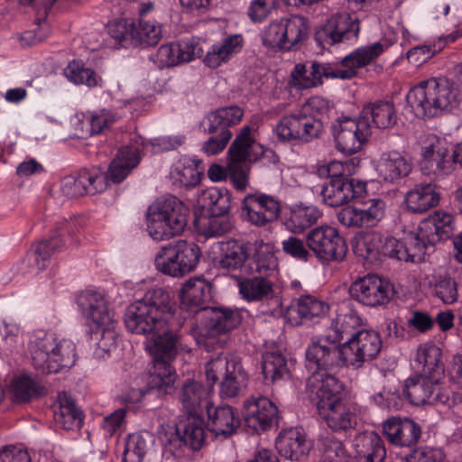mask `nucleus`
Segmentation results:
<instances>
[{"label": "nucleus", "instance_id": "nucleus-1", "mask_svg": "<svg viewBox=\"0 0 462 462\" xmlns=\"http://www.w3.org/2000/svg\"><path fill=\"white\" fill-rule=\"evenodd\" d=\"M180 297L181 309L194 312L199 320L195 328L198 343L208 351L223 348L226 344V335L242 321L240 311L230 308H208L212 286L201 277L188 280Z\"/></svg>", "mask_w": 462, "mask_h": 462}, {"label": "nucleus", "instance_id": "nucleus-2", "mask_svg": "<svg viewBox=\"0 0 462 462\" xmlns=\"http://www.w3.org/2000/svg\"><path fill=\"white\" fill-rule=\"evenodd\" d=\"M381 42L363 46L345 56L339 63L320 64L313 61L310 64H296L291 73V83L297 89L317 87L322 83V78L350 79L356 76L357 69L372 63L383 51Z\"/></svg>", "mask_w": 462, "mask_h": 462}, {"label": "nucleus", "instance_id": "nucleus-3", "mask_svg": "<svg viewBox=\"0 0 462 462\" xmlns=\"http://www.w3.org/2000/svg\"><path fill=\"white\" fill-rule=\"evenodd\" d=\"M328 110L327 99L310 97L300 111L282 116L275 127L278 139L294 145L319 139L324 132Z\"/></svg>", "mask_w": 462, "mask_h": 462}, {"label": "nucleus", "instance_id": "nucleus-4", "mask_svg": "<svg viewBox=\"0 0 462 462\" xmlns=\"http://www.w3.org/2000/svg\"><path fill=\"white\" fill-rule=\"evenodd\" d=\"M172 318L171 300L163 288L148 291L131 305L125 313L128 331L137 335H152L164 329Z\"/></svg>", "mask_w": 462, "mask_h": 462}, {"label": "nucleus", "instance_id": "nucleus-5", "mask_svg": "<svg viewBox=\"0 0 462 462\" xmlns=\"http://www.w3.org/2000/svg\"><path fill=\"white\" fill-rule=\"evenodd\" d=\"M460 91L456 83L447 78H432L413 87L406 101L417 117H433L439 112L457 106Z\"/></svg>", "mask_w": 462, "mask_h": 462}, {"label": "nucleus", "instance_id": "nucleus-6", "mask_svg": "<svg viewBox=\"0 0 462 462\" xmlns=\"http://www.w3.org/2000/svg\"><path fill=\"white\" fill-rule=\"evenodd\" d=\"M277 267V259L273 253L263 250V245L257 248L247 265L252 277L244 278L238 282L242 298L247 301L271 300L281 307V300L275 291Z\"/></svg>", "mask_w": 462, "mask_h": 462}, {"label": "nucleus", "instance_id": "nucleus-7", "mask_svg": "<svg viewBox=\"0 0 462 462\" xmlns=\"http://www.w3.org/2000/svg\"><path fill=\"white\" fill-rule=\"evenodd\" d=\"M32 365L42 374H55L76 362V346L69 339L58 340L52 333L38 331L30 342Z\"/></svg>", "mask_w": 462, "mask_h": 462}, {"label": "nucleus", "instance_id": "nucleus-8", "mask_svg": "<svg viewBox=\"0 0 462 462\" xmlns=\"http://www.w3.org/2000/svg\"><path fill=\"white\" fill-rule=\"evenodd\" d=\"M189 208L174 196L156 199L147 211V230L153 240H167L182 233Z\"/></svg>", "mask_w": 462, "mask_h": 462}, {"label": "nucleus", "instance_id": "nucleus-9", "mask_svg": "<svg viewBox=\"0 0 462 462\" xmlns=\"http://www.w3.org/2000/svg\"><path fill=\"white\" fill-rule=\"evenodd\" d=\"M77 301L82 313L95 325L92 329L96 339H98L99 348L110 351L118 337L117 319L104 295L95 291H86L79 295Z\"/></svg>", "mask_w": 462, "mask_h": 462}, {"label": "nucleus", "instance_id": "nucleus-10", "mask_svg": "<svg viewBox=\"0 0 462 462\" xmlns=\"http://www.w3.org/2000/svg\"><path fill=\"white\" fill-rule=\"evenodd\" d=\"M201 257L199 245L193 242L178 240L162 246L157 253L156 269L171 277H183L197 267Z\"/></svg>", "mask_w": 462, "mask_h": 462}, {"label": "nucleus", "instance_id": "nucleus-11", "mask_svg": "<svg viewBox=\"0 0 462 462\" xmlns=\"http://www.w3.org/2000/svg\"><path fill=\"white\" fill-rule=\"evenodd\" d=\"M208 382L215 384L221 379L219 394L221 398H235L243 394L247 387L248 375L236 356L223 355L211 359L206 366Z\"/></svg>", "mask_w": 462, "mask_h": 462}, {"label": "nucleus", "instance_id": "nucleus-12", "mask_svg": "<svg viewBox=\"0 0 462 462\" xmlns=\"http://www.w3.org/2000/svg\"><path fill=\"white\" fill-rule=\"evenodd\" d=\"M310 251L321 263L340 262L347 254V245L338 230L331 226H319L310 230L306 236Z\"/></svg>", "mask_w": 462, "mask_h": 462}, {"label": "nucleus", "instance_id": "nucleus-13", "mask_svg": "<svg viewBox=\"0 0 462 462\" xmlns=\"http://www.w3.org/2000/svg\"><path fill=\"white\" fill-rule=\"evenodd\" d=\"M305 355V365L311 374L346 365L343 345L327 334L312 338Z\"/></svg>", "mask_w": 462, "mask_h": 462}, {"label": "nucleus", "instance_id": "nucleus-14", "mask_svg": "<svg viewBox=\"0 0 462 462\" xmlns=\"http://www.w3.org/2000/svg\"><path fill=\"white\" fill-rule=\"evenodd\" d=\"M336 147L346 154L359 152L371 135V124L357 118L338 117L331 125Z\"/></svg>", "mask_w": 462, "mask_h": 462}, {"label": "nucleus", "instance_id": "nucleus-15", "mask_svg": "<svg viewBox=\"0 0 462 462\" xmlns=\"http://www.w3.org/2000/svg\"><path fill=\"white\" fill-rule=\"evenodd\" d=\"M360 31L359 20L347 13L331 16L315 34L323 48L356 41Z\"/></svg>", "mask_w": 462, "mask_h": 462}, {"label": "nucleus", "instance_id": "nucleus-16", "mask_svg": "<svg viewBox=\"0 0 462 462\" xmlns=\"http://www.w3.org/2000/svg\"><path fill=\"white\" fill-rule=\"evenodd\" d=\"M386 204L381 199H372L357 205L346 206L337 214L346 227H374L384 217Z\"/></svg>", "mask_w": 462, "mask_h": 462}, {"label": "nucleus", "instance_id": "nucleus-17", "mask_svg": "<svg viewBox=\"0 0 462 462\" xmlns=\"http://www.w3.org/2000/svg\"><path fill=\"white\" fill-rule=\"evenodd\" d=\"M251 128L245 125L228 149V176L235 188L244 190L248 185V170L242 164L251 156L254 140L251 138Z\"/></svg>", "mask_w": 462, "mask_h": 462}, {"label": "nucleus", "instance_id": "nucleus-18", "mask_svg": "<svg viewBox=\"0 0 462 462\" xmlns=\"http://www.w3.org/2000/svg\"><path fill=\"white\" fill-rule=\"evenodd\" d=\"M342 345L346 365L359 368L365 362L377 356L383 342L376 331L361 329L354 337L347 339Z\"/></svg>", "mask_w": 462, "mask_h": 462}, {"label": "nucleus", "instance_id": "nucleus-19", "mask_svg": "<svg viewBox=\"0 0 462 462\" xmlns=\"http://www.w3.org/2000/svg\"><path fill=\"white\" fill-rule=\"evenodd\" d=\"M350 296L358 302L376 307L389 302L393 294L389 282L377 275H366L357 279L349 288Z\"/></svg>", "mask_w": 462, "mask_h": 462}, {"label": "nucleus", "instance_id": "nucleus-20", "mask_svg": "<svg viewBox=\"0 0 462 462\" xmlns=\"http://www.w3.org/2000/svg\"><path fill=\"white\" fill-rule=\"evenodd\" d=\"M242 212L251 224L263 226L278 219L281 204L278 199L263 193L247 194L242 201Z\"/></svg>", "mask_w": 462, "mask_h": 462}, {"label": "nucleus", "instance_id": "nucleus-21", "mask_svg": "<svg viewBox=\"0 0 462 462\" xmlns=\"http://www.w3.org/2000/svg\"><path fill=\"white\" fill-rule=\"evenodd\" d=\"M106 177L100 169H83L62 179L60 189L68 198L95 195L106 189Z\"/></svg>", "mask_w": 462, "mask_h": 462}, {"label": "nucleus", "instance_id": "nucleus-22", "mask_svg": "<svg viewBox=\"0 0 462 462\" xmlns=\"http://www.w3.org/2000/svg\"><path fill=\"white\" fill-rule=\"evenodd\" d=\"M450 148L444 140L436 139L424 147L420 170L425 175H432L435 179H443L453 171V158Z\"/></svg>", "mask_w": 462, "mask_h": 462}, {"label": "nucleus", "instance_id": "nucleus-23", "mask_svg": "<svg viewBox=\"0 0 462 462\" xmlns=\"http://www.w3.org/2000/svg\"><path fill=\"white\" fill-rule=\"evenodd\" d=\"M439 377L419 374L405 381L403 393L414 405L434 404L444 402L439 384Z\"/></svg>", "mask_w": 462, "mask_h": 462}, {"label": "nucleus", "instance_id": "nucleus-24", "mask_svg": "<svg viewBox=\"0 0 462 462\" xmlns=\"http://www.w3.org/2000/svg\"><path fill=\"white\" fill-rule=\"evenodd\" d=\"M365 183L356 179H335L321 187L319 195L324 204L337 208L347 204L365 191Z\"/></svg>", "mask_w": 462, "mask_h": 462}, {"label": "nucleus", "instance_id": "nucleus-25", "mask_svg": "<svg viewBox=\"0 0 462 462\" xmlns=\"http://www.w3.org/2000/svg\"><path fill=\"white\" fill-rule=\"evenodd\" d=\"M277 407L269 399H251L245 403V423L254 431H270L277 424Z\"/></svg>", "mask_w": 462, "mask_h": 462}, {"label": "nucleus", "instance_id": "nucleus-26", "mask_svg": "<svg viewBox=\"0 0 462 462\" xmlns=\"http://www.w3.org/2000/svg\"><path fill=\"white\" fill-rule=\"evenodd\" d=\"M308 387L318 398V408H328V404L334 400L341 401V394L345 389L344 383L335 375L327 371L311 374L308 379Z\"/></svg>", "mask_w": 462, "mask_h": 462}, {"label": "nucleus", "instance_id": "nucleus-27", "mask_svg": "<svg viewBox=\"0 0 462 462\" xmlns=\"http://www.w3.org/2000/svg\"><path fill=\"white\" fill-rule=\"evenodd\" d=\"M413 163L410 157L398 151L383 152L376 163L379 177L388 182H395L407 177L412 171Z\"/></svg>", "mask_w": 462, "mask_h": 462}, {"label": "nucleus", "instance_id": "nucleus-28", "mask_svg": "<svg viewBox=\"0 0 462 462\" xmlns=\"http://www.w3.org/2000/svg\"><path fill=\"white\" fill-rule=\"evenodd\" d=\"M329 310L328 303L311 295H304L293 300L287 308L285 318L295 326L314 318L324 317Z\"/></svg>", "mask_w": 462, "mask_h": 462}, {"label": "nucleus", "instance_id": "nucleus-29", "mask_svg": "<svg viewBox=\"0 0 462 462\" xmlns=\"http://www.w3.org/2000/svg\"><path fill=\"white\" fill-rule=\"evenodd\" d=\"M437 242H431V236L425 231L420 223L417 233H410L405 237L403 251L400 253V261L419 263L424 261L425 255L433 252Z\"/></svg>", "mask_w": 462, "mask_h": 462}, {"label": "nucleus", "instance_id": "nucleus-30", "mask_svg": "<svg viewBox=\"0 0 462 462\" xmlns=\"http://www.w3.org/2000/svg\"><path fill=\"white\" fill-rule=\"evenodd\" d=\"M68 234L69 230H63L60 233L55 232L48 239L41 240L32 246L27 258L37 272L45 269L51 256L61 251L64 246V236Z\"/></svg>", "mask_w": 462, "mask_h": 462}, {"label": "nucleus", "instance_id": "nucleus-31", "mask_svg": "<svg viewBox=\"0 0 462 462\" xmlns=\"http://www.w3.org/2000/svg\"><path fill=\"white\" fill-rule=\"evenodd\" d=\"M242 34H231L221 42L212 45L203 60L204 64L211 69H217L223 63H226L231 58L239 53L244 47Z\"/></svg>", "mask_w": 462, "mask_h": 462}, {"label": "nucleus", "instance_id": "nucleus-32", "mask_svg": "<svg viewBox=\"0 0 462 462\" xmlns=\"http://www.w3.org/2000/svg\"><path fill=\"white\" fill-rule=\"evenodd\" d=\"M440 195L432 183L416 184L405 196V203L409 211L412 213H424L436 207Z\"/></svg>", "mask_w": 462, "mask_h": 462}, {"label": "nucleus", "instance_id": "nucleus-33", "mask_svg": "<svg viewBox=\"0 0 462 462\" xmlns=\"http://www.w3.org/2000/svg\"><path fill=\"white\" fill-rule=\"evenodd\" d=\"M180 402L185 412H199L203 407L208 409L209 390L198 381L186 380L179 393Z\"/></svg>", "mask_w": 462, "mask_h": 462}, {"label": "nucleus", "instance_id": "nucleus-34", "mask_svg": "<svg viewBox=\"0 0 462 462\" xmlns=\"http://www.w3.org/2000/svg\"><path fill=\"white\" fill-rule=\"evenodd\" d=\"M274 445L282 457L298 461L307 457L313 448V441L307 435H278Z\"/></svg>", "mask_w": 462, "mask_h": 462}, {"label": "nucleus", "instance_id": "nucleus-35", "mask_svg": "<svg viewBox=\"0 0 462 462\" xmlns=\"http://www.w3.org/2000/svg\"><path fill=\"white\" fill-rule=\"evenodd\" d=\"M139 162L140 155L136 147H122L110 163L107 174H104L106 181L110 180L115 183H120L138 165Z\"/></svg>", "mask_w": 462, "mask_h": 462}, {"label": "nucleus", "instance_id": "nucleus-36", "mask_svg": "<svg viewBox=\"0 0 462 462\" xmlns=\"http://www.w3.org/2000/svg\"><path fill=\"white\" fill-rule=\"evenodd\" d=\"M244 111L237 106L218 108L210 112L202 123L205 133L230 131L229 128L240 123Z\"/></svg>", "mask_w": 462, "mask_h": 462}, {"label": "nucleus", "instance_id": "nucleus-37", "mask_svg": "<svg viewBox=\"0 0 462 462\" xmlns=\"http://www.w3.org/2000/svg\"><path fill=\"white\" fill-rule=\"evenodd\" d=\"M360 118L372 123L379 129H389L397 123L396 109L393 103L376 101L367 104L361 111Z\"/></svg>", "mask_w": 462, "mask_h": 462}, {"label": "nucleus", "instance_id": "nucleus-38", "mask_svg": "<svg viewBox=\"0 0 462 462\" xmlns=\"http://www.w3.org/2000/svg\"><path fill=\"white\" fill-rule=\"evenodd\" d=\"M362 320L358 314L349 310L345 313H340L332 320L327 335L335 340L338 345L344 339H351L360 330Z\"/></svg>", "mask_w": 462, "mask_h": 462}, {"label": "nucleus", "instance_id": "nucleus-39", "mask_svg": "<svg viewBox=\"0 0 462 462\" xmlns=\"http://www.w3.org/2000/svg\"><path fill=\"white\" fill-rule=\"evenodd\" d=\"M147 348L153 358L174 359L180 346V337L167 326L159 332L152 333Z\"/></svg>", "mask_w": 462, "mask_h": 462}, {"label": "nucleus", "instance_id": "nucleus-40", "mask_svg": "<svg viewBox=\"0 0 462 462\" xmlns=\"http://www.w3.org/2000/svg\"><path fill=\"white\" fill-rule=\"evenodd\" d=\"M211 408L212 404L207 409V430L210 433H235L240 426V420L236 417L233 408L229 405L217 407L213 413Z\"/></svg>", "mask_w": 462, "mask_h": 462}, {"label": "nucleus", "instance_id": "nucleus-41", "mask_svg": "<svg viewBox=\"0 0 462 462\" xmlns=\"http://www.w3.org/2000/svg\"><path fill=\"white\" fill-rule=\"evenodd\" d=\"M198 204L211 215H225L231 207V194L226 189L208 188L199 194Z\"/></svg>", "mask_w": 462, "mask_h": 462}, {"label": "nucleus", "instance_id": "nucleus-42", "mask_svg": "<svg viewBox=\"0 0 462 462\" xmlns=\"http://www.w3.org/2000/svg\"><path fill=\"white\" fill-rule=\"evenodd\" d=\"M131 33V45L141 47L154 46L162 39V25L155 21H151L149 18L139 19L137 23L134 22Z\"/></svg>", "mask_w": 462, "mask_h": 462}, {"label": "nucleus", "instance_id": "nucleus-43", "mask_svg": "<svg viewBox=\"0 0 462 462\" xmlns=\"http://www.w3.org/2000/svg\"><path fill=\"white\" fill-rule=\"evenodd\" d=\"M291 366L280 351H269L263 356L262 371L265 380L275 383L291 377Z\"/></svg>", "mask_w": 462, "mask_h": 462}, {"label": "nucleus", "instance_id": "nucleus-44", "mask_svg": "<svg viewBox=\"0 0 462 462\" xmlns=\"http://www.w3.org/2000/svg\"><path fill=\"white\" fill-rule=\"evenodd\" d=\"M248 259V246L245 243L230 240L222 245L218 266L228 272L242 268Z\"/></svg>", "mask_w": 462, "mask_h": 462}, {"label": "nucleus", "instance_id": "nucleus-45", "mask_svg": "<svg viewBox=\"0 0 462 462\" xmlns=\"http://www.w3.org/2000/svg\"><path fill=\"white\" fill-rule=\"evenodd\" d=\"M440 356V348L434 344L427 343L419 346L415 361L421 366L423 374L440 377L444 372Z\"/></svg>", "mask_w": 462, "mask_h": 462}, {"label": "nucleus", "instance_id": "nucleus-46", "mask_svg": "<svg viewBox=\"0 0 462 462\" xmlns=\"http://www.w3.org/2000/svg\"><path fill=\"white\" fill-rule=\"evenodd\" d=\"M205 435H160V442L165 450L174 456H180L184 448L199 450L205 444Z\"/></svg>", "mask_w": 462, "mask_h": 462}, {"label": "nucleus", "instance_id": "nucleus-47", "mask_svg": "<svg viewBox=\"0 0 462 462\" xmlns=\"http://www.w3.org/2000/svg\"><path fill=\"white\" fill-rule=\"evenodd\" d=\"M173 359L168 358H153V365L150 370L149 385L152 389L162 391L165 393L171 389L175 374L173 373L171 362Z\"/></svg>", "mask_w": 462, "mask_h": 462}, {"label": "nucleus", "instance_id": "nucleus-48", "mask_svg": "<svg viewBox=\"0 0 462 462\" xmlns=\"http://www.w3.org/2000/svg\"><path fill=\"white\" fill-rule=\"evenodd\" d=\"M10 392L16 402H27L33 398L45 394L46 389L35 379L22 375L13 379Z\"/></svg>", "mask_w": 462, "mask_h": 462}, {"label": "nucleus", "instance_id": "nucleus-49", "mask_svg": "<svg viewBox=\"0 0 462 462\" xmlns=\"http://www.w3.org/2000/svg\"><path fill=\"white\" fill-rule=\"evenodd\" d=\"M321 214L313 206H296L290 211L286 226L294 234H300L317 223Z\"/></svg>", "mask_w": 462, "mask_h": 462}, {"label": "nucleus", "instance_id": "nucleus-50", "mask_svg": "<svg viewBox=\"0 0 462 462\" xmlns=\"http://www.w3.org/2000/svg\"><path fill=\"white\" fill-rule=\"evenodd\" d=\"M317 446L319 462H349V455L342 441L334 435H319Z\"/></svg>", "mask_w": 462, "mask_h": 462}, {"label": "nucleus", "instance_id": "nucleus-51", "mask_svg": "<svg viewBox=\"0 0 462 462\" xmlns=\"http://www.w3.org/2000/svg\"><path fill=\"white\" fill-rule=\"evenodd\" d=\"M320 416L333 430H347L351 428L352 416L342 401L336 399L328 408H318Z\"/></svg>", "mask_w": 462, "mask_h": 462}, {"label": "nucleus", "instance_id": "nucleus-52", "mask_svg": "<svg viewBox=\"0 0 462 462\" xmlns=\"http://www.w3.org/2000/svg\"><path fill=\"white\" fill-rule=\"evenodd\" d=\"M425 231L431 236V242L446 240L454 232V220L450 214L437 212L434 216L421 222Z\"/></svg>", "mask_w": 462, "mask_h": 462}, {"label": "nucleus", "instance_id": "nucleus-53", "mask_svg": "<svg viewBox=\"0 0 462 462\" xmlns=\"http://www.w3.org/2000/svg\"><path fill=\"white\" fill-rule=\"evenodd\" d=\"M285 50L289 51L307 38L309 25L305 17L293 15L289 19H282Z\"/></svg>", "mask_w": 462, "mask_h": 462}, {"label": "nucleus", "instance_id": "nucleus-54", "mask_svg": "<svg viewBox=\"0 0 462 462\" xmlns=\"http://www.w3.org/2000/svg\"><path fill=\"white\" fill-rule=\"evenodd\" d=\"M383 240V236L381 233L375 231L365 233L356 241V253L370 262L382 261Z\"/></svg>", "mask_w": 462, "mask_h": 462}, {"label": "nucleus", "instance_id": "nucleus-55", "mask_svg": "<svg viewBox=\"0 0 462 462\" xmlns=\"http://www.w3.org/2000/svg\"><path fill=\"white\" fill-rule=\"evenodd\" d=\"M432 292L445 304H453L458 298L457 284L450 276L434 277Z\"/></svg>", "mask_w": 462, "mask_h": 462}, {"label": "nucleus", "instance_id": "nucleus-56", "mask_svg": "<svg viewBox=\"0 0 462 462\" xmlns=\"http://www.w3.org/2000/svg\"><path fill=\"white\" fill-rule=\"evenodd\" d=\"M67 79L74 84H84L88 88L97 86L98 79L95 71L79 61H72L64 69Z\"/></svg>", "mask_w": 462, "mask_h": 462}, {"label": "nucleus", "instance_id": "nucleus-57", "mask_svg": "<svg viewBox=\"0 0 462 462\" xmlns=\"http://www.w3.org/2000/svg\"><path fill=\"white\" fill-rule=\"evenodd\" d=\"M125 444V462H143L147 451V441L143 436L127 435Z\"/></svg>", "mask_w": 462, "mask_h": 462}, {"label": "nucleus", "instance_id": "nucleus-58", "mask_svg": "<svg viewBox=\"0 0 462 462\" xmlns=\"http://www.w3.org/2000/svg\"><path fill=\"white\" fill-rule=\"evenodd\" d=\"M175 433H205L207 423L199 412H186L174 423Z\"/></svg>", "mask_w": 462, "mask_h": 462}, {"label": "nucleus", "instance_id": "nucleus-59", "mask_svg": "<svg viewBox=\"0 0 462 462\" xmlns=\"http://www.w3.org/2000/svg\"><path fill=\"white\" fill-rule=\"evenodd\" d=\"M134 21L130 19H116L107 25V33L122 47L131 45V32Z\"/></svg>", "mask_w": 462, "mask_h": 462}, {"label": "nucleus", "instance_id": "nucleus-60", "mask_svg": "<svg viewBox=\"0 0 462 462\" xmlns=\"http://www.w3.org/2000/svg\"><path fill=\"white\" fill-rule=\"evenodd\" d=\"M54 420L57 428L66 431L79 430L83 422L79 410H69L68 408H65L63 411H55Z\"/></svg>", "mask_w": 462, "mask_h": 462}, {"label": "nucleus", "instance_id": "nucleus-61", "mask_svg": "<svg viewBox=\"0 0 462 462\" xmlns=\"http://www.w3.org/2000/svg\"><path fill=\"white\" fill-rule=\"evenodd\" d=\"M421 429L412 420L393 416L383 423L382 433H420Z\"/></svg>", "mask_w": 462, "mask_h": 462}, {"label": "nucleus", "instance_id": "nucleus-62", "mask_svg": "<svg viewBox=\"0 0 462 462\" xmlns=\"http://www.w3.org/2000/svg\"><path fill=\"white\" fill-rule=\"evenodd\" d=\"M283 23L282 20L273 21L265 27L262 32V41L263 45L275 49L285 50V42L283 36Z\"/></svg>", "mask_w": 462, "mask_h": 462}, {"label": "nucleus", "instance_id": "nucleus-63", "mask_svg": "<svg viewBox=\"0 0 462 462\" xmlns=\"http://www.w3.org/2000/svg\"><path fill=\"white\" fill-rule=\"evenodd\" d=\"M283 252L299 261L307 262L311 256V252L306 247L303 240L296 236H289L282 242Z\"/></svg>", "mask_w": 462, "mask_h": 462}, {"label": "nucleus", "instance_id": "nucleus-64", "mask_svg": "<svg viewBox=\"0 0 462 462\" xmlns=\"http://www.w3.org/2000/svg\"><path fill=\"white\" fill-rule=\"evenodd\" d=\"M208 134L211 136L203 143L202 150L208 155H214L222 152L233 135L231 131L221 130Z\"/></svg>", "mask_w": 462, "mask_h": 462}]
</instances>
